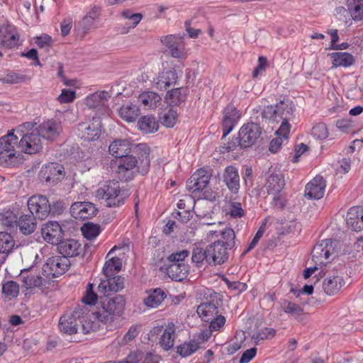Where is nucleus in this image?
<instances>
[{
  "label": "nucleus",
  "instance_id": "f257e3e1",
  "mask_svg": "<svg viewBox=\"0 0 363 363\" xmlns=\"http://www.w3.org/2000/svg\"><path fill=\"white\" fill-rule=\"evenodd\" d=\"M294 111L295 107L292 102L280 101L274 106H266L262 112V116L277 123H281L277 133L286 138L291 128L289 122L295 118Z\"/></svg>",
  "mask_w": 363,
  "mask_h": 363
},
{
  "label": "nucleus",
  "instance_id": "f03ea898",
  "mask_svg": "<svg viewBox=\"0 0 363 363\" xmlns=\"http://www.w3.org/2000/svg\"><path fill=\"white\" fill-rule=\"evenodd\" d=\"M125 306V299L123 296L117 295L113 297L105 296L100 298L96 311L91 315L101 323H111L123 313Z\"/></svg>",
  "mask_w": 363,
  "mask_h": 363
},
{
  "label": "nucleus",
  "instance_id": "7ed1b4c3",
  "mask_svg": "<svg viewBox=\"0 0 363 363\" xmlns=\"http://www.w3.org/2000/svg\"><path fill=\"white\" fill-rule=\"evenodd\" d=\"M265 188L268 196L272 198L270 204L277 209H282L284 206V196L283 189L285 186V180L280 170L269 169L266 174Z\"/></svg>",
  "mask_w": 363,
  "mask_h": 363
},
{
  "label": "nucleus",
  "instance_id": "20e7f679",
  "mask_svg": "<svg viewBox=\"0 0 363 363\" xmlns=\"http://www.w3.org/2000/svg\"><path fill=\"white\" fill-rule=\"evenodd\" d=\"M189 255V252L183 250L172 253L167 257V263L160 267V269L172 280L180 281L184 279L189 272L188 265L184 261Z\"/></svg>",
  "mask_w": 363,
  "mask_h": 363
},
{
  "label": "nucleus",
  "instance_id": "39448f33",
  "mask_svg": "<svg viewBox=\"0 0 363 363\" xmlns=\"http://www.w3.org/2000/svg\"><path fill=\"white\" fill-rule=\"evenodd\" d=\"M98 195L105 200L108 207H119L129 196L128 191L120 188L117 181H109L98 191Z\"/></svg>",
  "mask_w": 363,
  "mask_h": 363
},
{
  "label": "nucleus",
  "instance_id": "423d86ee",
  "mask_svg": "<svg viewBox=\"0 0 363 363\" xmlns=\"http://www.w3.org/2000/svg\"><path fill=\"white\" fill-rule=\"evenodd\" d=\"M70 267V261L66 257H50L42 268V274L50 280L65 273Z\"/></svg>",
  "mask_w": 363,
  "mask_h": 363
},
{
  "label": "nucleus",
  "instance_id": "0eeeda50",
  "mask_svg": "<svg viewBox=\"0 0 363 363\" xmlns=\"http://www.w3.org/2000/svg\"><path fill=\"white\" fill-rule=\"evenodd\" d=\"M262 134V128L257 123H247L240 128L238 137L239 145L242 148H246L254 145Z\"/></svg>",
  "mask_w": 363,
  "mask_h": 363
},
{
  "label": "nucleus",
  "instance_id": "6e6552de",
  "mask_svg": "<svg viewBox=\"0 0 363 363\" xmlns=\"http://www.w3.org/2000/svg\"><path fill=\"white\" fill-rule=\"evenodd\" d=\"M335 242L330 239L323 240L316 244L312 252V260L315 265H325L328 262L330 256L335 251Z\"/></svg>",
  "mask_w": 363,
  "mask_h": 363
},
{
  "label": "nucleus",
  "instance_id": "1a4fd4ad",
  "mask_svg": "<svg viewBox=\"0 0 363 363\" xmlns=\"http://www.w3.org/2000/svg\"><path fill=\"white\" fill-rule=\"evenodd\" d=\"M161 333L159 339L160 346L164 350L168 351L174 347V341L177 337L176 326L173 323H168L165 328L162 326L154 327L151 331L152 336Z\"/></svg>",
  "mask_w": 363,
  "mask_h": 363
},
{
  "label": "nucleus",
  "instance_id": "9d476101",
  "mask_svg": "<svg viewBox=\"0 0 363 363\" xmlns=\"http://www.w3.org/2000/svg\"><path fill=\"white\" fill-rule=\"evenodd\" d=\"M29 213L39 219H45L51 212V205L46 196L35 195L28 201Z\"/></svg>",
  "mask_w": 363,
  "mask_h": 363
},
{
  "label": "nucleus",
  "instance_id": "9b49d317",
  "mask_svg": "<svg viewBox=\"0 0 363 363\" xmlns=\"http://www.w3.org/2000/svg\"><path fill=\"white\" fill-rule=\"evenodd\" d=\"M18 137L13 133H9L0 138V163H6L14 157L18 145Z\"/></svg>",
  "mask_w": 363,
  "mask_h": 363
},
{
  "label": "nucleus",
  "instance_id": "f8f14e48",
  "mask_svg": "<svg viewBox=\"0 0 363 363\" xmlns=\"http://www.w3.org/2000/svg\"><path fill=\"white\" fill-rule=\"evenodd\" d=\"M79 130L82 139L87 141H94L97 140L101 133V122L100 116H93L91 120L79 123Z\"/></svg>",
  "mask_w": 363,
  "mask_h": 363
},
{
  "label": "nucleus",
  "instance_id": "ddd939ff",
  "mask_svg": "<svg viewBox=\"0 0 363 363\" xmlns=\"http://www.w3.org/2000/svg\"><path fill=\"white\" fill-rule=\"evenodd\" d=\"M42 147L41 136L38 131L23 135L18 145L20 152L30 155L38 152Z\"/></svg>",
  "mask_w": 363,
  "mask_h": 363
},
{
  "label": "nucleus",
  "instance_id": "4468645a",
  "mask_svg": "<svg viewBox=\"0 0 363 363\" xmlns=\"http://www.w3.org/2000/svg\"><path fill=\"white\" fill-rule=\"evenodd\" d=\"M109 98L110 95L107 91H97L85 99V104L89 108L96 109L101 115L108 116L111 111L107 105Z\"/></svg>",
  "mask_w": 363,
  "mask_h": 363
},
{
  "label": "nucleus",
  "instance_id": "2eb2a0df",
  "mask_svg": "<svg viewBox=\"0 0 363 363\" xmlns=\"http://www.w3.org/2000/svg\"><path fill=\"white\" fill-rule=\"evenodd\" d=\"M211 176L205 169H199L187 180L186 189L193 193L203 191L208 186Z\"/></svg>",
  "mask_w": 363,
  "mask_h": 363
},
{
  "label": "nucleus",
  "instance_id": "dca6fc26",
  "mask_svg": "<svg viewBox=\"0 0 363 363\" xmlns=\"http://www.w3.org/2000/svg\"><path fill=\"white\" fill-rule=\"evenodd\" d=\"M138 160L135 157L128 154L119 159L116 172L121 180L128 181L134 177V169Z\"/></svg>",
  "mask_w": 363,
  "mask_h": 363
},
{
  "label": "nucleus",
  "instance_id": "f3484780",
  "mask_svg": "<svg viewBox=\"0 0 363 363\" xmlns=\"http://www.w3.org/2000/svg\"><path fill=\"white\" fill-rule=\"evenodd\" d=\"M80 314H82L80 310H75L63 314L59 320L60 332L67 335L77 333Z\"/></svg>",
  "mask_w": 363,
  "mask_h": 363
},
{
  "label": "nucleus",
  "instance_id": "a211bd4d",
  "mask_svg": "<svg viewBox=\"0 0 363 363\" xmlns=\"http://www.w3.org/2000/svg\"><path fill=\"white\" fill-rule=\"evenodd\" d=\"M228 248L222 242L215 241L207 246L208 264L212 265L222 264L228 258Z\"/></svg>",
  "mask_w": 363,
  "mask_h": 363
},
{
  "label": "nucleus",
  "instance_id": "6ab92c4d",
  "mask_svg": "<svg viewBox=\"0 0 363 363\" xmlns=\"http://www.w3.org/2000/svg\"><path fill=\"white\" fill-rule=\"evenodd\" d=\"M23 286L26 289H33L35 288L42 289L49 284L50 280L43 275L34 272L33 270H24L20 274Z\"/></svg>",
  "mask_w": 363,
  "mask_h": 363
},
{
  "label": "nucleus",
  "instance_id": "aec40b11",
  "mask_svg": "<svg viewBox=\"0 0 363 363\" xmlns=\"http://www.w3.org/2000/svg\"><path fill=\"white\" fill-rule=\"evenodd\" d=\"M19 40V34L16 28L6 23L0 26V45L6 48L16 47Z\"/></svg>",
  "mask_w": 363,
  "mask_h": 363
},
{
  "label": "nucleus",
  "instance_id": "412c9836",
  "mask_svg": "<svg viewBox=\"0 0 363 363\" xmlns=\"http://www.w3.org/2000/svg\"><path fill=\"white\" fill-rule=\"evenodd\" d=\"M161 43L167 47L173 57L179 58L184 55V45L182 37L179 35H167L161 37Z\"/></svg>",
  "mask_w": 363,
  "mask_h": 363
},
{
  "label": "nucleus",
  "instance_id": "4be33fe9",
  "mask_svg": "<svg viewBox=\"0 0 363 363\" xmlns=\"http://www.w3.org/2000/svg\"><path fill=\"white\" fill-rule=\"evenodd\" d=\"M64 167L55 162L49 163L42 167L40 176L46 182L57 184L63 177Z\"/></svg>",
  "mask_w": 363,
  "mask_h": 363
},
{
  "label": "nucleus",
  "instance_id": "5701e85b",
  "mask_svg": "<svg viewBox=\"0 0 363 363\" xmlns=\"http://www.w3.org/2000/svg\"><path fill=\"white\" fill-rule=\"evenodd\" d=\"M43 240L51 244H57L63 236V231L56 221H48L41 228Z\"/></svg>",
  "mask_w": 363,
  "mask_h": 363
},
{
  "label": "nucleus",
  "instance_id": "b1692460",
  "mask_svg": "<svg viewBox=\"0 0 363 363\" xmlns=\"http://www.w3.org/2000/svg\"><path fill=\"white\" fill-rule=\"evenodd\" d=\"M97 209L90 202H75L70 208V213L75 219H90L96 213Z\"/></svg>",
  "mask_w": 363,
  "mask_h": 363
},
{
  "label": "nucleus",
  "instance_id": "393cba45",
  "mask_svg": "<svg viewBox=\"0 0 363 363\" xmlns=\"http://www.w3.org/2000/svg\"><path fill=\"white\" fill-rule=\"evenodd\" d=\"M41 138L48 140H55L62 133V128L60 123L54 120H49L42 123L36 128Z\"/></svg>",
  "mask_w": 363,
  "mask_h": 363
},
{
  "label": "nucleus",
  "instance_id": "a878e982",
  "mask_svg": "<svg viewBox=\"0 0 363 363\" xmlns=\"http://www.w3.org/2000/svg\"><path fill=\"white\" fill-rule=\"evenodd\" d=\"M223 182L232 194H237L240 187L238 169L233 166L226 167L223 174Z\"/></svg>",
  "mask_w": 363,
  "mask_h": 363
},
{
  "label": "nucleus",
  "instance_id": "bb28decb",
  "mask_svg": "<svg viewBox=\"0 0 363 363\" xmlns=\"http://www.w3.org/2000/svg\"><path fill=\"white\" fill-rule=\"evenodd\" d=\"M326 182L321 176H316L306 186L305 195L310 199H320L325 193Z\"/></svg>",
  "mask_w": 363,
  "mask_h": 363
},
{
  "label": "nucleus",
  "instance_id": "cd10ccee",
  "mask_svg": "<svg viewBox=\"0 0 363 363\" xmlns=\"http://www.w3.org/2000/svg\"><path fill=\"white\" fill-rule=\"evenodd\" d=\"M99 285V291L104 293V296H109V293H116L124 288V278L121 276L106 277Z\"/></svg>",
  "mask_w": 363,
  "mask_h": 363
},
{
  "label": "nucleus",
  "instance_id": "c85d7f7f",
  "mask_svg": "<svg viewBox=\"0 0 363 363\" xmlns=\"http://www.w3.org/2000/svg\"><path fill=\"white\" fill-rule=\"evenodd\" d=\"M57 245L59 253L67 258L77 257L82 252L81 244L74 239L60 241Z\"/></svg>",
  "mask_w": 363,
  "mask_h": 363
},
{
  "label": "nucleus",
  "instance_id": "c756f323",
  "mask_svg": "<svg viewBox=\"0 0 363 363\" xmlns=\"http://www.w3.org/2000/svg\"><path fill=\"white\" fill-rule=\"evenodd\" d=\"M240 116V113L233 106L225 108L223 117V137H225L234 128Z\"/></svg>",
  "mask_w": 363,
  "mask_h": 363
},
{
  "label": "nucleus",
  "instance_id": "7c9ffc66",
  "mask_svg": "<svg viewBox=\"0 0 363 363\" xmlns=\"http://www.w3.org/2000/svg\"><path fill=\"white\" fill-rule=\"evenodd\" d=\"M347 224L352 230L359 232L363 230V208L353 206L347 215Z\"/></svg>",
  "mask_w": 363,
  "mask_h": 363
},
{
  "label": "nucleus",
  "instance_id": "2f4dec72",
  "mask_svg": "<svg viewBox=\"0 0 363 363\" xmlns=\"http://www.w3.org/2000/svg\"><path fill=\"white\" fill-rule=\"evenodd\" d=\"M345 284V281L342 277L333 275L325 279L323 289L328 295L333 296L338 293Z\"/></svg>",
  "mask_w": 363,
  "mask_h": 363
},
{
  "label": "nucleus",
  "instance_id": "473e14b6",
  "mask_svg": "<svg viewBox=\"0 0 363 363\" xmlns=\"http://www.w3.org/2000/svg\"><path fill=\"white\" fill-rule=\"evenodd\" d=\"M130 150L131 143L126 139L115 140L108 147L110 154L119 159L129 154Z\"/></svg>",
  "mask_w": 363,
  "mask_h": 363
},
{
  "label": "nucleus",
  "instance_id": "72a5a7b5",
  "mask_svg": "<svg viewBox=\"0 0 363 363\" xmlns=\"http://www.w3.org/2000/svg\"><path fill=\"white\" fill-rule=\"evenodd\" d=\"M16 223L20 232L25 235L32 234L37 227L35 216L30 213L21 215Z\"/></svg>",
  "mask_w": 363,
  "mask_h": 363
},
{
  "label": "nucleus",
  "instance_id": "f704fd0d",
  "mask_svg": "<svg viewBox=\"0 0 363 363\" xmlns=\"http://www.w3.org/2000/svg\"><path fill=\"white\" fill-rule=\"evenodd\" d=\"M177 74L175 70H168L160 73L155 82V86L161 91L166 90L172 85H174L177 81Z\"/></svg>",
  "mask_w": 363,
  "mask_h": 363
},
{
  "label": "nucleus",
  "instance_id": "c9c22d12",
  "mask_svg": "<svg viewBox=\"0 0 363 363\" xmlns=\"http://www.w3.org/2000/svg\"><path fill=\"white\" fill-rule=\"evenodd\" d=\"M332 60L333 67H348L354 65L355 60L354 56L346 52H333L329 54Z\"/></svg>",
  "mask_w": 363,
  "mask_h": 363
},
{
  "label": "nucleus",
  "instance_id": "e433bc0d",
  "mask_svg": "<svg viewBox=\"0 0 363 363\" xmlns=\"http://www.w3.org/2000/svg\"><path fill=\"white\" fill-rule=\"evenodd\" d=\"M167 295L164 290L157 288L150 291L146 298L144 299V304L148 308H157L160 306Z\"/></svg>",
  "mask_w": 363,
  "mask_h": 363
},
{
  "label": "nucleus",
  "instance_id": "4c0bfd02",
  "mask_svg": "<svg viewBox=\"0 0 363 363\" xmlns=\"http://www.w3.org/2000/svg\"><path fill=\"white\" fill-rule=\"evenodd\" d=\"M197 313L205 322H208L212 318L218 314V307L213 303H201L197 308Z\"/></svg>",
  "mask_w": 363,
  "mask_h": 363
},
{
  "label": "nucleus",
  "instance_id": "58836bf2",
  "mask_svg": "<svg viewBox=\"0 0 363 363\" xmlns=\"http://www.w3.org/2000/svg\"><path fill=\"white\" fill-rule=\"evenodd\" d=\"M138 128L145 133L156 132L159 128V123L152 116H145L138 121Z\"/></svg>",
  "mask_w": 363,
  "mask_h": 363
},
{
  "label": "nucleus",
  "instance_id": "ea45409f",
  "mask_svg": "<svg viewBox=\"0 0 363 363\" xmlns=\"http://www.w3.org/2000/svg\"><path fill=\"white\" fill-rule=\"evenodd\" d=\"M186 89L177 88L168 91L166 96V101L169 106H179L186 98Z\"/></svg>",
  "mask_w": 363,
  "mask_h": 363
},
{
  "label": "nucleus",
  "instance_id": "a19ab883",
  "mask_svg": "<svg viewBox=\"0 0 363 363\" xmlns=\"http://www.w3.org/2000/svg\"><path fill=\"white\" fill-rule=\"evenodd\" d=\"M96 22L84 16L74 25L76 35L80 39H83L92 28H95Z\"/></svg>",
  "mask_w": 363,
  "mask_h": 363
},
{
  "label": "nucleus",
  "instance_id": "79ce46f5",
  "mask_svg": "<svg viewBox=\"0 0 363 363\" xmlns=\"http://www.w3.org/2000/svg\"><path fill=\"white\" fill-rule=\"evenodd\" d=\"M140 114L139 108L134 104H127L119 109L120 116L127 122H133Z\"/></svg>",
  "mask_w": 363,
  "mask_h": 363
},
{
  "label": "nucleus",
  "instance_id": "37998d69",
  "mask_svg": "<svg viewBox=\"0 0 363 363\" xmlns=\"http://www.w3.org/2000/svg\"><path fill=\"white\" fill-rule=\"evenodd\" d=\"M139 101L145 107L155 108L160 104L161 97L159 94L155 92L147 91L139 96Z\"/></svg>",
  "mask_w": 363,
  "mask_h": 363
},
{
  "label": "nucleus",
  "instance_id": "c03bdc74",
  "mask_svg": "<svg viewBox=\"0 0 363 363\" xmlns=\"http://www.w3.org/2000/svg\"><path fill=\"white\" fill-rule=\"evenodd\" d=\"M347 6L354 20H363V0H348Z\"/></svg>",
  "mask_w": 363,
  "mask_h": 363
},
{
  "label": "nucleus",
  "instance_id": "a18cd8bd",
  "mask_svg": "<svg viewBox=\"0 0 363 363\" xmlns=\"http://www.w3.org/2000/svg\"><path fill=\"white\" fill-rule=\"evenodd\" d=\"M199 348V343L195 340H191L178 346L177 352L182 357H186L196 352Z\"/></svg>",
  "mask_w": 363,
  "mask_h": 363
},
{
  "label": "nucleus",
  "instance_id": "49530a36",
  "mask_svg": "<svg viewBox=\"0 0 363 363\" xmlns=\"http://www.w3.org/2000/svg\"><path fill=\"white\" fill-rule=\"evenodd\" d=\"M79 322L82 323V331L84 334L96 331L99 328V321L94 317L91 318L90 316H82L80 315Z\"/></svg>",
  "mask_w": 363,
  "mask_h": 363
},
{
  "label": "nucleus",
  "instance_id": "de8ad7c7",
  "mask_svg": "<svg viewBox=\"0 0 363 363\" xmlns=\"http://www.w3.org/2000/svg\"><path fill=\"white\" fill-rule=\"evenodd\" d=\"M15 245V241L11 234L6 232L0 233V254H9Z\"/></svg>",
  "mask_w": 363,
  "mask_h": 363
},
{
  "label": "nucleus",
  "instance_id": "09e8293b",
  "mask_svg": "<svg viewBox=\"0 0 363 363\" xmlns=\"http://www.w3.org/2000/svg\"><path fill=\"white\" fill-rule=\"evenodd\" d=\"M276 335V330L271 328H264L255 332L252 335V339L256 345H259L261 341L267 339H272Z\"/></svg>",
  "mask_w": 363,
  "mask_h": 363
},
{
  "label": "nucleus",
  "instance_id": "8fccbe9b",
  "mask_svg": "<svg viewBox=\"0 0 363 363\" xmlns=\"http://www.w3.org/2000/svg\"><path fill=\"white\" fill-rule=\"evenodd\" d=\"M121 266V259L118 257H113L105 263L103 272L106 277H111L113 274L120 271Z\"/></svg>",
  "mask_w": 363,
  "mask_h": 363
},
{
  "label": "nucleus",
  "instance_id": "3c124183",
  "mask_svg": "<svg viewBox=\"0 0 363 363\" xmlns=\"http://www.w3.org/2000/svg\"><path fill=\"white\" fill-rule=\"evenodd\" d=\"M81 230L84 237L88 240L96 238L100 233V226L93 223H85L81 228Z\"/></svg>",
  "mask_w": 363,
  "mask_h": 363
},
{
  "label": "nucleus",
  "instance_id": "603ef678",
  "mask_svg": "<svg viewBox=\"0 0 363 363\" xmlns=\"http://www.w3.org/2000/svg\"><path fill=\"white\" fill-rule=\"evenodd\" d=\"M2 293L9 299L16 298L19 294V285L13 281H9L3 284Z\"/></svg>",
  "mask_w": 363,
  "mask_h": 363
},
{
  "label": "nucleus",
  "instance_id": "864d4df0",
  "mask_svg": "<svg viewBox=\"0 0 363 363\" xmlns=\"http://www.w3.org/2000/svg\"><path fill=\"white\" fill-rule=\"evenodd\" d=\"M235 233L232 228H225L221 232V238L218 242H222L223 245L231 249L235 245Z\"/></svg>",
  "mask_w": 363,
  "mask_h": 363
},
{
  "label": "nucleus",
  "instance_id": "5fc2aeb1",
  "mask_svg": "<svg viewBox=\"0 0 363 363\" xmlns=\"http://www.w3.org/2000/svg\"><path fill=\"white\" fill-rule=\"evenodd\" d=\"M208 257L207 247L203 249L196 247L193 250L191 259L193 262L199 266L202 264L204 261L208 263Z\"/></svg>",
  "mask_w": 363,
  "mask_h": 363
},
{
  "label": "nucleus",
  "instance_id": "6e6d98bb",
  "mask_svg": "<svg viewBox=\"0 0 363 363\" xmlns=\"http://www.w3.org/2000/svg\"><path fill=\"white\" fill-rule=\"evenodd\" d=\"M26 76L19 74L13 72H9L5 76L0 79V82L4 84H18L24 82Z\"/></svg>",
  "mask_w": 363,
  "mask_h": 363
},
{
  "label": "nucleus",
  "instance_id": "4d7b16f0",
  "mask_svg": "<svg viewBox=\"0 0 363 363\" xmlns=\"http://www.w3.org/2000/svg\"><path fill=\"white\" fill-rule=\"evenodd\" d=\"M311 135L318 140H324L328 136V130L325 124L319 123L315 125L311 130Z\"/></svg>",
  "mask_w": 363,
  "mask_h": 363
},
{
  "label": "nucleus",
  "instance_id": "13d9d810",
  "mask_svg": "<svg viewBox=\"0 0 363 363\" xmlns=\"http://www.w3.org/2000/svg\"><path fill=\"white\" fill-rule=\"evenodd\" d=\"M281 308L285 313L292 315H298L303 312V309L299 305L288 301L283 302Z\"/></svg>",
  "mask_w": 363,
  "mask_h": 363
},
{
  "label": "nucleus",
  "instance_id": "bf43d9fd",
  "mask_svg": "<svg viewBox=\"0 0 363 363\" xmlns=\"http://www.w3.org/2000/svg\"><path fill=\"white\" fill-rule=\"evenodd\" d=\"M177 117V112L172 108H170L164 113L163 116L162 117V123L166 127L172 128L176 123Z\"/></svg>",
  "mask_w": 363,
  "mask_h": 363
},
{
  "label": "nucleus",
  "instance_id": "052dcab7",
  "mask_svg": "<svg viewBox=\"0 0 363 363\" xmlns=\"http://www.w3.org/2000/svg\"><path fill=\"white\" fill-rule=\"evenodd\" d=\"M228 214L235 218H241L245 216V211L242 208L240 203L232 201L229 204Z\"/></svg>",
  "mask_w": 363,
  "mask_h": 363
},
{
  "label": "nucleus",
  "instance_id": "680f3d73",
  "mask_svg": "<svg viewBox=\"0 0 363 363\" xmlns=\"http://www.w3.org/2000/svg\"><path fill=\"white\" fill-rule=\"evenodd\" d=\"M93 284L89 283L87 285L86 294L83 297L82 301L86 305H95L98 298V296L93 291Z\"/></svg>",
  "mask_w": 363,
  "mask_h": 363
},
{
  "label": "nucleus",
  "instance_id": "e2e57ef3",
  "mask_svg": "<svg viewBox=\"0 0 363 363\" xmlns=\"http://www.w3.org/2000/svg\"><path fill=\"white\" fill-rule=\"evenodd\" d=\"M142 157L140 162L137 164L136 169L142 174H145L147 173L150 167L149 152L145 151Z\"/></svg>",
  "mask_w": 363,
  "mask_h": 363
},
{
  "label": "nucleus",
  "instance_id": "0e129e2a",
  "mask_svg": "<svg viewBox=\"0 0 363 363\" xmlns=\"http://www.w3.org/2000/svg\"><path fill=\"white\" fill-rule=\"evenodd\" d=\"M76 97V92L71 89H64L62 93L57 97V101L60 104L70 103L74 101Z\"/></svg>",
  "mask_w": 363,
  "mask_h": 363
},
{
  "label": "nucleus",
  "instance_id": "69168bd1",
  "mask_svg": "<svg viewBox=\"0 0 363 363\" xmlns=\"http://www.w3.org/2000/svg\"><path fill=\"white\" fill-rule=\"evenodd\" d=\"M209 328L211 331L219 330L225 323V318L221 315H217L209 320Z\"/></svg>",
  "mask_w": 363,
  "mask_h": 363
},
{
  "label": "nucleus",
  "instance_id": "338daca9",
  "mask_svg": "<svg viewBox=\"0 0 363 363\" xmlns=\"http://www.w3.org/2000/svg\"><path fill=\"white\" fill-rule=\"evenodd\" d=\"M276 138L272 140L269 144V150L270 152L273 153H276L279 149L281 147L284 140H287L289 135L286 138H284L282 135H279L277 133V130L276 131Z\"/></svg>",
  "mask_w": 363,
  "mask_h": 363
},
{
  "label": "nucleus",
  "instance_id": "774afa93",
  "mask_svg": "<svg viewBox=\"0 0 363 363\" xmlns=\"http://www.w3.org/2000/svg\"><path fill=\"white\" fill-rule=\"evenodd\" d=\"M101 15V7L99 5L94 4L89 6V10L84 16L96 23L99 21Z\"/></svg>",
  "mask_w": 363,
  "mask_h": 363
}]
</instances>
